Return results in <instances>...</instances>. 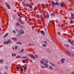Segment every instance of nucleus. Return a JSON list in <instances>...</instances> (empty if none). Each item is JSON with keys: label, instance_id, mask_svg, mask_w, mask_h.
Masks as SVG:
<instances>
[{"label": "nucleus", "instance_id": "1", "mask_svg": "<svg viewBox=\"0 0 74 74\" xmlns=\"http://www.w3.org/2000/svg\"><path fill=\"white\" fill-rule=\"evenodd\" d=\"M40 62L42 63V64H44V66L45 67H46L47 68H48V65L47 64L44 62L42 61H40Z\"/></svg>", "mask_w": 74, "mask_h": 74}, {"label": "nucleus", "instance_id": "2", "mask_svg": "<svg viewBox=\"0 0 74 74\" xmlns=\"http://www.w3.org/2000/svg\"><path fill=\"white\" fill-rule=\"evenodd\" d=\"M3 43L4 44H10V43H11V40L10 39H8V41L4 42Z\"/></svg>", "mask_w": 74, "mask_h": 74}, {"label": "nucleus", "instance_id": "3", "mask_svg": "<svg viewBox=\"0 0 74 74\" xmlns=\"http://www.w3.org/2000/svg\"><path fill=\"white\" fill-rule=\"evenodd\" d=\"M64 61H65V58H62L60 60V62L61 64H63L64 63Z\"/></svg>", "mask_w": 74, "mask_h": 74}, {"label": "nucleus", "instance_id": "4", "mask_svg": "<svg viewBox=\"0 0 74 74\" xmlns=\"http://www.w3.org/2000/svg\"><path fill=\"white\" fill-rule=\"evenodd\" d=\"M18 33L19 34H24V33H25V32L23 31L22 30L20 29L18 31Z\"/></svg>", "mask_w": 74, "mask_h": 74}, {"label": "nucleus", "instance_id": "5", "mask_svg": "<svg viewBox=\"0 0 74 74\" xmlns=\"http://www.w3.org/2000/svg\"><path fill=\"white\" fill-rule=\"evenodd\" d=\"M66 54L69 56H70V55H71V52H70L69 51H66Z\"/></svg>", "mask_w": 74, "mask_h": 74}, {"label": "nucleus", "instance_id": "6", "mask_svg": "<svg viewBox=\"0 0 74 74\" xmlns=\"http://www.w3.org/2000/svg\"><path fill=\"white\" fill-rule=\"evenodd\" d=\"M29 56H30V57H31V58H32L34 59H36V57H34V56L33 55L30 54L29 55Z\"/></svg>", "mask_w": 74, "mask_h": 74}, {"label": "nucleus", "instance_id": "7", "mask_svg": "<svg viewBox=\"0 0 74 74\" xmlns=\"http://www.w3.org/2000/svg\"><path fill=\"white\" fill-rule=\"evenodd\" d=\"M52 4V7H54L55 6V3L53 2V1H51Z\"/></svg>", "mask_w": 74, "mask_h": 74}, {"label": "nucleus", "instance_id": "8", "mask_svg": "<svg viewBox=\"0 0 74 74\" xmlns=\"http://www.w3.org/2000/svg\"><path fill=\"white\" fill-rule=\"evenodd\" d=\"M49 64H50L51 65V66H53V67H55L56 66L55 64H53V63H51V62H50L49 63Z\"/></svg>", "mask_w": 74, "mask_h": 74}, {"label": "nucleus", "instance_id": "9", "mask_svg": "<svg viewBox=\"0 0 74 74\" xmlns=\"http://www.w3.org/2000/svg\"><path fill=\"white\" fill-rule=\"evenodd\" d=\"M5 4L6 5L7 7H8V8L9 9H10V5H8V3H5Z\"/></svg>", "mask_w": 74, "mask_h": 74}, {"label": "nucleus", "instance_id": "10", "mask_svg": "<svg viewBox=\"0 0 74 74\" xmlns=\"http://www.w3.org/2000/svg\"><path fill=\"white\" fill-rule=\"evenodd\" d=\"M68 42H69L70 43V44L72 45L73 44V42H72L71 41V40L70 39H68Z\"/></svg>", "mask_w": 74, "mask_h": 74}, {"label": "nucleus", "instance_id": "11", "mask_svg": "<svg viewBox=\"0 0 74 74\" xmlns=\"http://www.w3.org/2000/svg\"><path fill=\"white\" fill-rule=\"evenodd\" d=\"M40 33H41L42 34H43V35H45V32H44V31H41Z\"/></svg>", "mask_w": 74, "mask_h": 74}, {"label": "nucleus", "instance_id": "12", "mask_svg": "<svg viewBox=\"0 0 74 74\" xmlns=\"http://www.w3.org/2000/svg\"><path fill=\"white\" fill-rule=\"evenodd\" d=\"M29 6H31V4L29 3L26 4V7H29Z\"/></svg>", "mask_w": 74, "mask_h": 74}, {"label": "nucleus", "instance_id": "13", "mask_svg": "<svg viewBox=\"0 0 74 74\" xmlns=\"http://www.w3.org/2000/svg\"><path fill=\"white\" fill-rule=\"evenodd\" d=\"M49 69H51V70H53V66L51 65L49 66Z\"/></svg>", "mask_w": 74, "mask_h": 74}, {"label": "nucleus", "instance_id": "14", "mask_svg": "<svg viewBox=\"0 0 74 74\" xmlns=\"http://www.w3.org/2000/svg\"><path fill=\"white\" fill-rule=\"evenodd\" d=\"M19 22H20L21 23H22L23 25H24V22H23L22 21H21V20H19Z\"/></svg>", "mask_w": 74, "mask_h": 74}, {"label": "nucleus", "instance_id": "15", "mask_svg": "<svg viewBox=\"0 0 74 74\" xmlns=\"http://www.w3.org/2000/svg\"><path fill=\"white\" fill-rule=\"evenodd\" d=\"M8 33H6V34L4 35V36L3 37V38H5V37H7V36H8Z\"/></svg>", "mask_w": 74, "mask_h": 74}, {"label": "nucleus", "instance_id": "16", "mask_svg": "<svg viewBox=\"0 0 74 74\" xmlns=\"http://www.w3.org/2000/svg\"><path fill=\"white\" fill-rule=\"evenodd\" d=\"M21 59H28V57H23L21 58Z\"/></svg>", "mask_w": 74, "mask_h": 74}, {"label": "nucleus", "instance_id": "17", "mask_svg": "<svg viewBox=\"0 0 74 74\" xmlns=\"http://www.w3.org/2000/svg\"><path fill=\"white\" fill-rule=\"evenodd\" d=\"M16 44H20V45H21L22 44V43L21 42H16Z\"/></svg>", "mask_w": 74, "mask_h": 74}, {"label": "nucleus", "instance_id": "18", "mask_svg": "<svg viewBox=\"0 0 74 74\" xmlns=\"http://www.w3.org/2000/svg\"><path fill=\"white\" fill-rule=\"evenodd\" d=\"M16 25L17 26H20V23H16Z\"/></svg>", "mask_w": 74, "mask_h": 74}, {"label": "nucleus", "instance_id": "19", "mask_svg": "<svg viewBox=\"0 0 74 74\" xmlns=\"http://www.w3.org/2000/svg\"><path fill=\"white\" fill-rule=\"evenodd\" d=\"M22 3L23 5V6H24V7H26V4H25V3L23 2H22Z\"/></svg>", "mask_w": 74, "mask_h": 74}, {"label": "nucleus", "instance_id": "20", "mask_svg": "<svg viewBox=\"0 0 74 74\" xmlns=\"http://www.w3.org/2000/svg\"><path fill=\"white\" fill-rule=\"evenodd\" d=\"M36 17L37 18H38V19H40V16L38 15H36Z\"/></svg>", "mask_w": 74, "mask_h": 74}, {"label": "nucleus", "instance_id": "21", "mask_svg": "<svg viewBox=\"0 0 74 74\" xmlns=\"http://www.w3.org/2000/svg\"><path fill=\"white\" fill-rule=\"evenodd\" d=\"M70 23L71 24H73V21L72 20H71L70 21Z\"/></svg>", "mask_w": 74, "mask_h": 74}, {"label": "nucleus", "instance_id": "22", "mask_svg": "<svg viewBox=\"0 0 74 74\" xmlns=\"http://www.w3.org/2000/svg\"><path fill=\"white\" fill-rule=\"evenodd\" d=\"M12 33H14V34L16 33V31H15V30H13L12 31Z\"/></svg>", "mask_w": 74, "mask_h": 74}, {"label": "nucleus", "instance_id": "23", "mask_svg": "<svg viewBox=\"0 0 74 74\" xmlns=\"http://www.w3.org/2000/svg\"><path fill=\"white\" fill-rule=\"evenodd\" d=\"M55 5H58L59 4V3H58V2H56V3H55Z\"/></svg>", "mask_w": 74, "mask_h": 74}, {"label": "nucleus", "instance_id": "24", "mask_svg": "<svg viewBox=\"0 0 74 74\" xmlns=\"http://www.w3.org/2000/svg\"><path fill=\"white\" fill-rule=\"evenodd\" d=\"M45 62L46 63H48L49 62V61H48L47 60H45Z\"/></svg>", "mask_w": 74, "mask_h": 74}, {"label": "nucleus", "instance_id": "25", "mask_svg": "<svg viewBox=\"0 0 74 74\" xmlns=\"http://www.w3.org/2000/svg\"><path fill=\"white\" fill-rule=\"evenodd\" d=\"M12 40H13L14 41H16V39L15 38H12Z\"/></svg>", "mask_w": 74, "mask_h": 74}, {"label": "nucleus", "instance_id": "26", "mask_svg": "<svg viewBox=\"0 0 74 74\" xmlns=\"http://www.w3.org/2000/svg\"><path fill=\"white\" fill-rule=\"evenodd\" d=\"M3 60H0V63H3Z\"/></svg>", "mask_w": 74, "mask_h": 74}, {"label": "nucleus", "instance_id": "27", "mask_svg": "<svg viewBox=\"0 0 74 74\" xmlns=\"http://www.w3.org/2000/svg\"><path fill=\"white\" fill-rule=\"evenodd\" d=\"M5 68L6 70H7L8 69V66H5Z\"/></svg>", "mask_w": 74, "mask_h": 74}, {"label": "nucleus", "instance_id": "28", "mask_svg": "<svg viewBox=\"0 0 74 74\" xmlns=\"http://www.w3.org/2000/svg\"><path fill=\"white\" fill-rule=\"evenodd\" d=\"M21 36V34H18L17 35V37H19V36Z\"/></svg>", "mask_w": 74, "mask_h": 74}, {"label": "nucleus", "instance_id": "29", "mask_svg": "<svg viewBox=\"0 0 74 74\" xmlns=\"http://www.w3.org/2000/svg\"><path fill=\"white\" fill-rule=\"evenodd\" d=\"M39 12H41V13H42V12H43V11L41 9H40L39 10Z\"/></svg>", "mask_w": 74, "mask_h": 74}, {"label": "nucleus", "instance_id": "30", "mask_svg": "<svg viewBox=\"0 0 74 74\" xmlns=\"http://www.w3.org/2000/svg\"><path fill=\"white\" fill-rule=\"evenodd\" d=\"M42 46L43 47H47V46L46 45L44 44H43Z\"/></svg>", "mask_w": 74, "mask_h": 74}, {"label": "nucleus", "instance_id": "31", "mask_svg": "<svg viewBox=\"0 0 74 74\" xmlns=\"http://www.w3.org/2000/svg\"><path fill=\"white\" fill-rule=\"evenodd\" d=\"M47 16V18H49V14H47V15H46Z\"/></svg>", "mask_w": 74, "mask_h": 74}, {"label": "nucleus", "instance_id": "32", "mask_svg": "<svg viewBox=\"0 0 74 74\" xmlns=\"http://www.w3.org/2000/svg\"><path fill=\"white\" fill-rule=\"evenodd\" d=\"M15 48L16 49H18V46H16L15 47Z\"/></svg>", "mask_w": 74, "mask_h": 74}, {"label": "nucleus", "instance_id": "33", "mask_svg": "<svg viewBox=\"0 0 74 74\" xmlns=\"http://www.w3.org/2000/svg\"><path fill=\"white\" fill-rule=\"evenodd\" d=\"M65 45L66 47H69V45L66 44H65Z\"/></svg>", "mask_w": 74, "mask_h": 74}, {"label": "nucleus", "instance_id": "34", "mask_svg": "<svg viewBox=\"0 0 74 74\" xmlns=\"http://www.w3.org/2000/svg\"><path fill=\"white\" fill-rule=\"evenodd\" d=\"M21 58V56H17L16 57V59H17V58Z\"/></svg>", "mask_w": 74, "mask_h": 74}, {"label": "nucleus", "instance_id": "35", "mask_svg": "<svg viewBox=\"0 0 74 74\" xmlns=\"http://www.w3.org/2000/svg\"><path fill=\"white\" fill-rule=\"evenodd\" d=\"M51 16H53V15H55V14H54L53 13H51Z\"/></svg>", "mask_w": 74, "mask_h": 74}, {"label": "nucleus", "instance_id": "36", "mask_svg": "<svg viewBox=\"0 0 74 74\" xmlns=\"http://www.w3.org/2000/svg\"><path fill=\"white\" fill-rule=\"evenodd\" d=\"M22 62L24 63H25V60H23Z\"/></svg>", "mask_w": 74, "mask_h": 74}, {"label": "nucleus", "instance_id": "37", "mask_svg": "<svg viewBox=\"0 0 74 74\" xmlns=\"http://www.w3.org/2000/svg\"><path fill=\"white\" fill-rule=\"evenodd\" d=\"M41 68H42V69H45V67H44L42 66H41Z\"/></svg>", "mask_w": 74, "mask_h": 74}, {"label": "nucleus", "instance_id": "38", "mask_svg": "<svg viewBox=\"0 0 74 74\" xmlns=\"http://www.w3.org/2000/svg\"><path fill=\"white\" fill-rule=\"evenodd\" d=\"M61 5L62 7H64V5H63V4H61Z\"/></svg>", "mask_w": 74, "mask_h": 74}, {"label": "nucleus", "instance_id": "39", "mask_svg": "<svg viewBox=\"0 0 74 74\" xmlns=\"http://www.w3.org/2000/svg\"><path fill=\"white\" fill-rule=\"evenodd\" d=\"M42 62L44 61H45V59H42Z\"/></svg>", "mask_w": 74, "mask_h": 74}, {"label": "nucleus", "instance_id": "40", "mask_svg": "<svg viewBox=\"0 0 74 74\" xmlns=\"http://www.w3.org/2000/svg\"><path fill=\"white\" fill-rule=\"evenodd\" d=\"M24 70H26L27 69V68L26 67H25L24 69Z\"/></svg>", "mask_w": 74, "mask_h": 74}, {"label": "nucleus", "instance_id": "41", "mask_svg": "<svg viewBox=\"0 0 74 74\" xmlns=\"http://www.w3.org/2000/svg\"><path fill=\"white\" fill-rule=\"evenodd\" d=\"M25 21H27V18H25Z\"/></svg>", "mask_w": 74, "mask_h": 74}, {"label": "nucleus", "instance_id": "42", "mask_svg": "<svg viewBox=\"0 0 74 74\" xmlns=\"http://www.w3.org/2000/svg\"><path fill=\"white\" fill-rule=\"evenodd\" d=\"M44 43H45L46 44L47 43V42L46 41H44Z\"/></svg>", "mask_w": 74, "mask_h": 74}, {"label": "nucleus", "instance_id": "43", "mask_svg": "<svg viewBox=\"0 0 74 74\" xmlns=\"http://www.w3.org/2000/svg\"><path fill=\"white\" fill-rule=\"evenodd\" d=\"M21 71L22 72L23 71V69L22 68H21Z\"/></svg>", "mask_w": 74, "mask_h": 74}, {"label": "nucleus", "instance_id": "44", "mask_svg": "<svg viewBox=\"0 0 74 74\" xmlns=\"http://www.w3.org/2000/svg\"><path fill=\"white\" fill-rule=\"evenodd\" d=\"M71 16H73V13H71Z\"/></svg>", "mask_w": 74, "mask_h": 74}, {"label": "nucleus", "instance_id": "45", "mask_svg": "<svg viewBox=\"0 0 74 74\" xmlns=\"http://www.w3.org/2000/svg\"><path fill=\"white\" fill-rule=\"evenodd\" d=\"M71 74H74V71L72 72Z\"/></svg>", "mask_w": 74, "mask_h": 74}, {"label": "nucleus", "instance_id": "46", "mask_svg": "<svg viewBox=\"0 0 74 74\" xmlns=\"http://www.w3.org/2000/svg\"><path fill=\"white\" fill-rule=\"evenodd\" d=\"M23 49H22L21 51L22 53H23Z\"/></svg>", "mask_w": 74, "mask_h": 74}, {"label": "nucleus", "instance_id": "47", "mask_svg": "<svg viewBox=\"0 0 74 74\" xmlns=\"http://www.w3.org/2000/svg\"><path fill=\"white\" fill-rule=\"evenodd\" d=\"M20 27H21V28H22L23 26H22V25H20Z\"/></svg>", "mask_w": 74, "mask_h": 74}, {"label": "nucleus", "instance_id": "48", "mask_svg": "<svg viewBox=\"0 0 74 74\" xmlns=\"http://www.w3.org/2000/svg\"><path fill=\"white\" fill-rule=\"evenodd\" d=\"M19 68L21 69H22V67H21V66H20Z\"/></svg>", "mask_w": 74, "mask_h": 74}, {"label": "nucleus", "instance_id": "49", "mask_svg": "<svg viewBox=\"0 0 74 74\" xmlns=\"http://www.w3.org/2000/svg\"><path fill=\"white\" fill-rule=\"evenodd\" d=\"M30 61H31V62H30L31 63V62H32V60H30Z\"/></svg>", "mask_w": 74, "mask_h": 74}, {"label": "nucleus", "instance_id": "50", "mask_svg": "<svg viewBox=\"0 0 74 74\" xmlns=\"http://www.w3.org/2000/svg\"><path fill=\"white\" fill-rule=\"evenodd\" d=\"M72 55L73 56V57L74 56V53H73L72 54Z\"/></svg>", "mask_w": 74, "mask_h": 74}, {"label": "nucleus", "instance_id": "51", "mask_svg": "<svg viewBox=\"0 0 74 74\" xmlns=\"http://www.w3.org/2000/svg\"><path fill=\"white\" fill-rule=\"evenodd\" d=\"M18 16H19V17H20V16H21V15H20V14H18Z\"/></svg>", "mask_w": 74, "mask_h": 74}, {"label": "nucleus", "instance_id": "52", "mask_svg": "<svg viewBox=\"0 0 74 74\" xmlns=\"http://www.w3.org/2000/svg\"><path fill=\"white\" fill-rule=\"evenodd\" d=\"M12 56H14V54H12Z\"/></svg>", "mask_w": 74, "mask_h": 74}, {"label": "nucleus", "instance_id": "53", "mask_svg": "<svg viewBox=\"0 0 74 74\" xmlns=\"http://www.w3.org/2000/svg\"><path fill=\"white\" fill-rule=\"evenodd\" d=\"M30 11H32V9H30Z\"/></svg>", "mask_w": 74, "mask_h": 74}, {"label": "nucleus", "instance_id": "54", "mask_svg": "<svg viewBox=\"0 0 74 74\" xmlns=\"http://www.w3.org/2000/svg\"><path fill=\"white\" fill-rule=\"evenodd\" d=\"M19 69V68H18V67H17V69Z\"/></svg>", "mask_w": 74, "mask_h": 74}, {"label": "nucleus", "instance_id": "55", "mask_svg": "<svg viewBox=\"0 0 74 74\" xmlns=\"http://www.w3.org/2000/svg\"><path fill=\"white\" fill-rule=\"evenodd\" d=\"M16 32H17V31H18V29H16Z\"/></svg>", "mask_w": 74, "mask_h": 74}, {"label": "nucleus", "instance_id": "56", "mask_svg": "<svg viewBox=\"0 0 74 74\" xmlns=\"http://www.w3.org/2000/svg\"><path fill=\"white\" fill-rule=\"evenodd\" d=\"M5 74H7V73H5Z\"/></svg>", "mask_w": 74, "mask_h": 74}, {"label": "nucleus", "instance_id": "57", "mask_svg": "<svg viewBox=\"0 0 74 74\" xmlns=\"http://www.w3.org/2000/svg\"><path fill=\"white\" fill-rule=\"evenodd\" d=\"M18 65L19 66H20V64H18Z\"/></svg>", "mask_w": 74, "mask_h": 74}, {"label": "nucleus", "instance_id": "58", "mask_svg": "<svg viewBox=\"0 0 74 74\" xmlns=\"http://www.w3.org/2000/svg\"><path fill=\"white\" fill-rule=\"evenodd\" d=\"M14 55V56H16V54H15Z\"/></svg>", "mask_w": 74, "mask_h": 74}, {"label": "nucleus", "instance_id": "59", "mask_svg": "<svg viewBox=\"0 0 74 74\" xmlns=\"http://www.w3.org/2000/svg\"><path fill=\"white\" fill-rule=\"evenodd\" d=\"M24 71H26V70H24Z\"/></svg>", "mask_w": 74, "mask_h": 74}, {"label": "nucleus", "instance_id": "60", "mask_svg": "<svg viewBox=\"0 0 74 74\" xmlns=\"http://www.w3.org/2000/svg\"><path fill=\"white\" fill-rule=\"evenodd\" d=\"M72 19H74V17H72Z\"/></svg>", "mask_w": 74, "mask_h": 74}, {"label": "nucleus", "instance_id": "61", "mask_svg": "<svg viewBox=\"0 0 74 74\" xmlns=\"http://www.w3.org/2000/svg\"><path fill=\"white\" fill-rule=\"evenodd\" d=\"M50 23H52V22H51V21H50Z\"/></svg>", "mask_w": 74, "mask_h": 74}, {"label": "nucleus", "instance_id": "62", "mask_svg": "<svg viewBox=\"0 0 74 74\" xmlns=\"http://www.w3.org/2000/svg\"><path fill=\"white\" fill-rule=\"evenodd\" d=\"M1 30V28H0V30Z\"/></svg>", "mask_w": 74, "mask_h": 74}, {"label": "nucleus", "instance_id": "63", "mask_svg": "<svg viewBox=\"0 0 74 74\" xmlns=\"http://www.w3.org/2000/svg\"><path fill=\"white\" fill-rule=\"evenodd\" d=\"M72 49H73V47H72Z\"/></svg>", "mask_w": 74, "mask_h": 74}, {"label": "nucleus", "instance_id": "64", "mask_svg": "<svg viewBox=\"0 0 74 74\" xmlns=\"http://www.w3.org/2000/svg\"><path fill=\"white\" fill-rule=\"evenodd\" d=\"M56 1H58V0H56Z\"/></svg>", "mask_w": 74, "mask_h": 74}]
</instances>
